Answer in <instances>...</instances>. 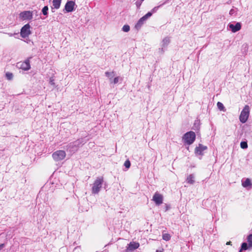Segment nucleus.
I'll return each mask as SVG.
<instances>
[{"mask_svg": "<svg viewBox=\"0 0 252 252\" xmlns=\"http://www.w3.org/2000/svg\"><path fill=\"white\" fill-rule=\"evenodd\" d=\"M103 179L102 177H98L92 184V192L93 194L98 193L102 188Z\"/></svg>", "mask_w": 252, "mask_h": 252, "instance_id": "1", "label": "nucleus"}, {"mask_svg": "<svg viewBox=\"0 0 252 252\" xmlns=\"http://www.w3.org/2000/svg\"><path fill=\"white\" fill-rule=\"evenodd\" d=\"M195 134L193 131H189L185 133L183 137V140L185 144L188 145L192 144L195 139Z\"/></svg>", "mask_w": 252, "mask_h": 252, "instance_id": "2", "label": "nucleus"}, {"mask_svg": "<svg viewBox=\"0 0 252 252\" xmlns=\"http://www.w3.org/2000/svg\"><path fill=\"white\" fill-rule=\"evenodd\" d=\"M250 111V108L249 106L247 105H245L239 116V120L241 123H245L247 122L249 117Z\"/></svg>", "mask_w": 252, "mask_h": 252, "instance_id": "3", "label": "nucleus"}, {"mask_svg": "<svg viewBox=\"0 0 252 252\" xmlns=\"http://www.w3.org/2000/svg\"><path fill=\"white\" fill-rule=\"evenodd\" d=\"M66 157V153L63 150H58L52 154V158L56 161L63 160Z\"/></svg>", "mask_w": 252, "mask_h": 252, "instance_id": "4", "label": "nucleus"}, {"mask_svg": "<svg viewBox=\"0 0 252 252\" xmlns=\"http://www.w3.org/2000/svg\"><path fill=\"white\" fill-rule=\"evenodd\" d=\"M31 27L29 24L25 25L21 29L20 35L23 38L28 37L31 33Z\"/></svg>", "mask_w": 252, "mask_h": 252, "instance_id": "5", "label": "nucleus"}, {"mask_svg": "<svg viewBox=\"0 0 252 252\" xmlns=\"http://www.w3.org/2000/svg\"><path fill=\"white\" fill-rule=\"evenodd\" d=\"M33 18V11H24L19 14V18L22 20H31Z\"/></svg>", "mask_w": 252, "mask_h": 252, "instance_id": "6", "label": "nucleus"}, {"mask_svg": "<svg viewBox=\"0 0 252 252\" xmlns=\"http://www.w3.org/2000/svg\"><path fill=\"white\" fill-rule=\"evenodd\" d=\"M31 58H29L25 60L24 62H21L17 63L18 67L25 71L29 70L31 68L30 59Z\"/></svg>", "mask_w": 252, "mask_h": 252, "instance_id": "7", "label": "nucleus"}, {"mask_svg": "<svg viewBox=\"0 0 252 252\" xmlns=\"http://www.w3.org/2000/svg\"><path fill=\"white\" fill-rule=\"evenodd\" d=\"M170 42V39L169 37H166L163 38L161 41V48H159L158 51L160 53L162 54L165 51V49L168 45Z\"/></svg>", "mask_w": 252, "mask_h": 252, "instance_id": "8", "label": "nucleus"}, {"mask_svg": "<svg viewBox=\"0 0 252 252\" xmlns=\"http://www.w3.org/2000/svg\"><path fill=\"white\" fill-rule=\"evenodd\" d=\"M152 16V13L151 12H148L145 15L143 16L142 18H141L137 24L135 25V28L136 29L140 28L142 25L145 23V22Z\"/></svg>", "mask_w": 252, "mask_h": 252, "instance_id": "9", "label": "nucleus"}, {"mask_svg": "<svg viewBox=\"0 0 252 252\" xmlns=\"http://www.w3.org/2000/svg\"><path fill=\"white\" fill-rule=\"evenodd\" d=\"M153 200L157 205H160L163 202V196L158 192H156L153 197Z\"/></svg>", "mask_w": 252, "mask_h": 252, "instance_id": "10", "label": "nucleus"}, {"mask_svg": "<svg viewBox=\"0 0 252 252\" xmlns=\"http://www.w3.org/2000/svg\"><path fill=\"white\" fill-rule=\"evenodd\" d=\"M75 6V3L74 1L68 0L65 5L64 9L67 12H71L74 10Z\"/></svg>", "mask_w": 252, "mask_h": 252, "instance_id": "11", "label": "nucleus"}, {"mask_svg": "<svg viewBox=\"0 0 252 252\" xmlns=\"http://www.w3.org/2000/svg\"><path fill=\"white\" fill-rule=\"evenodd\" d=\"M228 26L229 29L233 32H236L239 31L241 28V24L239 22L237 23L235 25L233 24H229Z\"/></svg>", "mask_w": 252, "mask_h": 252, "instance_id": "12", "label": "nucleus"}, {"mask_svg": "<svg viewBox=\"0 0 252 252\" xmlns=\"http://www.w3.org/2000/svg\"><path fill=\"white\" fill-rule=\"evenodd\" d=\"M139 247V244L137 242H131L127 248V251H132L134 250L137 249Z\"/></svg>", "mask_w": 252, "mask_h": 252, "instance_id": "13", "label": "nucleus"}, {"mask_svg": "<svg viewBox=\"0 0 252 252\" xmlns=\"http://www.w3.org/2000/svg\"><path fill=\"white\" fill-rule=\"evenodd\" d=\"M207 149V147L201 144H199L198 146L195 148V153L198 155H202V152Z\"/></svg>", "mask_w": 252, "mask_h": 252, "instance_id": "14", "label": "nucleus"}, {"mask_svg": "<svg viewBox=\"0 0 252 252\" xmlns=\"http://www.w3.org/2000/svg\"><path fill=\"white\" fill-rule=\"evenodd\" d=\"M62 0H53V6L52 8L56 9H59L60 7Z\"/></svg>", "mask_w": 252, "mask_h": 252, "instance_id": "15", "label": "nucleus"}, {"mask_svg": "<svg viewBox=\"0 0 252 252\" xmlns=\"http://www.w3.org/2000/svg\"><path fill=\"white\" fill-rule=\"evenodd\" d=\"M242 186L244 188L250 187V188H251L252 186L251 180L247 178L245 181L242 182Z\"/></svg>", "mask_w": 252, "mask_h": 252, "instance_id": "16", "label": "nucleus"}, {"mask_svg": "<svg viewBox=\"0 0 252 252\" xmlns=\"http://www.w3.org/2000/svg\"><path fill=\"white\" fill-rule=\"evenodd\" d=\"M187 181L188 183L192 184L194 183V176L193 175H189L187 179Z\"/></svg>", "mask_w": 252, "mask_h": 252, "instance_id": "17", "label": "nucleus"}, {"mask_svg": "<svg viewBox=\"0 0 252 252\" xmlns=\"http://www.w3.org/2000/svg\"><path fill=\"white\" fill-rule=\"evenodd\" d=\"M105 75L108 77L109 78V79H110V82L112 80V78L114 77V71H112V72H108V71H107L105 73Z\"/></svg>", "mask_w": 252, "mask_h": 252, "instance_id": "18", "label": "nucleus"}, {"mask_svg": "<svg viewBox=\"0 0 252 252\" xmlns=\"http://www.w3.org/2000/svg\"><path fill=\"white\" fill-rule=\"evenodd\" d=\"M217 107L218 108H219V110H220V111H225V109H224V107L223 106V104L220 102H218L217 103Z\"/></svg>", "mask_w": 252, "mask_h": 252, "instance_id": "19", "label": "nucleus"}, {"mask_svg": "<svg viewBox=\"0 0 252 252\" xmlns=\"http://www.w3.org/2000/svg\"><path fill=\"white\" fill-rule=\"evenodd\" d=\"M247 241L250 247H252V234H250L247 238Z\"/></svg>", "mask_w": 252, "mask_h": 252, "instance_id": "20", "label": "nucleus"}, {"mask_svg": "<svg viewBox=\"0 0 252 252\" xmlns=\"http://www.w3.org/2000/svg\"><path fill=\"white\" fill-rule=\"evenodd\" d=\"M5 76L7 79L11 80L13 79V75L12 73L8 72L6 73Z\"/></svg>", "mask_w": 252, "mask_h": 252, "instance_id": "21", "label": "nucleus"}, {"mask_svg": "<svg viewBox=\"0 0 252 252\" xmlns=\"http://www.w3.org/2000/svg\"><path fill=\"white\" fill-rule=\"evenodd\" d=\"M170 235L169 234L165 233L162 235V238L165 241H168L170 239Z\"/></svg>", "mask_w": 252, "mask_h": 252, "instance_id": "22", "label": "nucleus"}, {"mask_svg": "<svg viewBox=\"0 0 252 252\" xmlns=\"http://www.w3.org/2000/svg\"><path fill=\"white\" fill-rule=\"evenodd\" d=\"M248 249V244L246 243H243L242 244L241 248L240 250V252L243 250H246Z\"/></svg>", "mask_w": 252, "mask_h": 252, "instance_id": "23", "label": "nucleus"}, {"mask_svg": "<svg viewBox=\"0 0 252 252\" xmlns=\"http://www.w3.org/2000/svg\"><path fill=\"white\" fill-rule=\"evenodd\" d=\"M48 7L47 6H45L42 9V12L44 15H47L48 14Z\"/></svg>", "mask_w": 252, "mask_h": 252, "instance_id": "24", "label": "nucleus"}, {"mask_svg": "<svg viewBox=\"0 0 252 252\" xmlns=\"http://www.w3.org/2000/svg\"><path fill=\"white\" fill-rule=\"evenodd\" d=\"M130 30V27L128 25H125L123 26V31L124 32H129Z\"/></svg>", "mask_w": 252, "mask_h": 252, "instance_id": "25", "label": "nucleus"}, {"mask_svg": "<svg viewBox=\"0 0 252 252\" xmlns=\"http://www.w3.org/2000/svg\"><path fill=\"white\" fill-rule=\"evenodd\" d=\"M241 148L242 149H246L248 147V144L246 142H241L240 143Z\"/></svg>", "mask_w": 252, "mask_h": 252, "instance_id": "26", "label": "nucleus"}, {"mask_svg": "<svg viewBox=\"0 0 252 252\" xmlns=\"http://www.w3.org/2000/svg\"><path fill=\"white\" fill-rule=\"evenodd\" d=\"M124 166L128 169L130 166V162L129 160H126L124 163Z\"/></svg>", "mask_w": 252, "mask_h": 252, "instance_id": "27", "label": "nucleus"}, {"mask_svg": "<svg viewBox=\"0 0 252 252\" xmlns=\"http://www.w3.org/2000/svg\"><path fill=\"white\" fill-rule=\"evenodd\" d=\"M159 7L160 6H158L154 7L150 12L152 13V15L153 14V13L156 12Z\"/></svg>", "mask_w": 252, "mask_h": 252, "instance_id": "28", "label": "nucleus"}, {"mask_svg": "<svg viewBox=\"0 0 252 252\" xmlns=\"http://www.w3.org/2000/svg\"><path fill=\"white\" fill-rule=\"evenodd\" d=\"M119 79H120L119 77H116L114 79L113 81L111 80V83H113L114 84H117L119 82Z\"/></svg>", "mask_w": 252, "mask_h": 252, "instance_id": "29", "label": "nucleus"}, {"mask_svg": "<svg viewBox=\"0 0 252 252\" xmlns=\"http://www.w3.org/2000/svg\"><path fill=\"white\" fill-rule=\"evenodd\" d=\"M49 83L52 85H55L54 80V79L53 78H50Z\"/></svg>", "mask_w": 252, "mask_h": 252, "instance_id": "30", "label": "nucleus"}, {"mask_svg": "<svg viewBox=\"0 0 252 252\" xmlns=\"http://www.w3.org/2000/svg\"><path fill=\"white\" fill-rule=\"evenodd\" d=\"M235 10L233 9H231L229 11V14L232 15H233L235 13Z\"/></svg>", "mask_w": 252, "mask_h": 252, "instance_id": "31", "label": "nucleus"}, {"mask_svg": "<svg viewBox=\"0 0 252 252\" xmlns=\"http://www.w3.org/2000/svg\"><path fill=\"white\" fill-rule=\"evenodd\" d=\"M7 34L9 36H12L13 35H14L15 34H16V33H8Z\"/></svg>", "mask_w": 252, "mask_h": 252, "instance_id": "32", "label": "nucleus"}, {"mask_svg": "<svg viewBox=\"0 0 252 252\" xmlns=\"http://www.w3.org/2000/svg\"><path fill=\"white\" fill-rule=\"evenodd\" d=\"M4 245L3 244L0 245V251L4 247Z\"/></svg>", "mask_w": 252, "mask_h": 252, "instance_id": "33", "label": "nucleus"}, {"mask_svg": "<svg viewBox=\"0 0 252 252\" xmlns=\"http://www.w3.org/2000/svg\"><path fill=\"white\" fill-rule=\"evenodd\" d=\"M230 244H231V242H230V241H229V242H227L226 243V245H230Z\"/></svg>", "mask_w": 252, "mask_h": 252, "instance_id": "34", "label": "nucleus"}, {"mask_svg": "<svg viewBox=\"0 0 252 252\" xmlns=\"http://www.w3.org/2000/svg\"><path fill=\"white\" fill-rule=\"evenodd\" d=\"M157 252H163L162 251H159L158 250H157Z\"/></svg>", "mask_w": 252, "mask_h": 252, "instance_id": "35", "label": "nucleus"}, {"mask_svg": "<svg viewBox=\"0 0 252 252\" xmlns=\"http://www.w3.org/2000/svg\"><path fill=\"white\" fill-rule=\"evenodd\" d=\"M142 1H143L144 0H141Z\"/></svg>", "mask_w": 252, "mask_h": 252, "instance_id": "36", "label": "nucleus"}]
</instances>
